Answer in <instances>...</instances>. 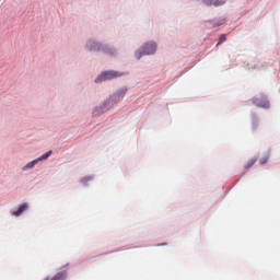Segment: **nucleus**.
I'll return each mask as SVG.
<instances>
[{"mask_svg": "<svg viewBox=\"0 0 280 280\" xmlns=\"http://www.w3.org/2000/svg\"><path fill=\"white\" fill-rule=\"evenodd\" d=\"M268 159H270V153H268L262 159H260L259 164L260 165H266V163H268Z\"/></svg>", "mask_w": 280, "mask_h": 280, "instance_id": "9d476101", "label": "nucleus"}, {"mask_svg": "<svg viewBox=\"0 0 280 280\" xmlns=\"http://www.w3.org/2000/svg\"><path fill=\"white\" fill-rule=\"evenodd\" d=\"M156 51V43L150 42L144 44L139 51L136 52V58L141 60L143 56H150Z\"/></svg>", "mask_w": 280, "mask_h": 280, "instance_id": "f257e3e1", "label": "nucleus"}, {"mask_svg": "<svg viewBox=\"0 0 280 280\" xmlns=\"http://www.w3.org/2000/svg\"><path fill=\"white\" fill-rule=\"evenodd\" d=\"M254 104L258 108H270V103L265 96H261L260 98H255Z\"/></svg>", "mask_w": 280, "mask_h": 280, "instance_id": "20e7f679", "label": "nucleus"}, {"mask_svg": "<svg viewBox=\"0 0 280 280\" xmlns=\"http://www.w3.org/2000/svg\"><path fill=\"white\" fill-rule=\"evenodd\" d=\"M30 209V205L27 202L22 203L16 211L13 212V215L19 218V215L23 214L24 211H27Z\"/></svg>", "mask_w": 280, "mask_h": 280, "instance_id": "423d86ee", "label": "nucleus"}, {"mask_svg": "<svg viewBox=\"0 0 280 280\" xmlns=\"http://www.w3.org/2000/svg\"><path fill=\"white\" fill-rule=\"evenodd\" d=\"M222 43H226V34H221L220 35L219 42L217 44V47L222 45Z\"/></svg>", "mask_w": 280, "mask_h": 280, "instance_id": "1a4fd4ad", "label": "nucleus"}, {"mask_svg": "<svg viewBox=\"0 0 280 280\" xmlns=\"http://www.w3.org/2000/svg\"><path fill=\"white\" fill-rule=\"evenodd\" d=\"M121 75H124V73L121 72H117L115 70H107L102 72L96 79L95 82L96 84L100 82H106V80H115L117 78H121Z\"/></svg>", "mask_w": 280, "mask_h": 280, "instance_id": "f03ea898", "label": "nucleus"}, {"mask_svg": "<svg viewBox=\"0 0 280 280\" xmlns=\"http://www.w3.org/2000/svg\"><path fill=\"white\" fill-rule=\"evenodd\" d=\"M207 5H215L218 8L219 5H224L226 3L224 0H205Z\"/></svg>", "mask_w": 280, "mask_h": 280, "instance_id": "0eeeda50", "label": "nucleus"}, {"mask_svg": "<svg viewBox=\"0 0 280 280\" xmlns=\"http://www.w3.org/2000/svg\"><path fill=\"white\" fill-rule=\"evenodd\" d=\"M51 156V151H48L47 153L43 154L40 158H38L37 160H34L30 163H27L23 170H32V167H34V165H36V163H38L39 161H47V158Z\"/></svg>", "mask_w": 280, "mask_h": 280, "instance_id": "7ed1b4c3", "label": "nucleus"}, {"mask_svg": "<svg viewBox=\"0 0 280 280\" xmlns=\"http://www.w3.org/2000/svg\"><path fill=\"white\" fill-rule=\"evenodd\" d=\"M255 163H257V159H252L249 160L246 164H245V170H250V167H253V165H255Z\"/></svg>", "mask_w": 280, "mask_h": 280, "instance_id": "6e6552de", "label": "nucleus"}, {"mask_svg": "<svg viewBox=\"0 0 280 280\" xmlns=\"http://www.w3.org/2000/svg\"><path fill=\"white\" fill-rule=\"evenodd\" d=\"M86 47L90 51H100V49H102V44L97 42H89Z\"/></svg>", "mask_w": 280, "mask_h": 280, "instance_id": "39448f33", "label": "nucleus"}]
</instances>
